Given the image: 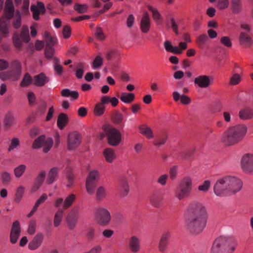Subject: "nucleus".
<instances>
[{"instance_id":"1","label":"nucleus","mask_w":253,"mask_h":253,"mask_svg":"<svg viewBox=\"0 0 253 253\" xmlns=\"http://www.w3.org/2000/svg\"><path fill=\"white\" fill-rule=\"evenodd\" d=\"M208 214L205 207L199 202L189 205L185 213L187 230L192 234L198 235L205 228Z\"/></svg>"},{"instance_id":"2","label":"nucleus","mask_w":253,"mask_h":253,"mask_svg":"<svg viewBox=\"0 0 253 253\" xmlns=\"http://www.w3.org/2000/svg\"><path fill=\"white\" fill-rule=\"evenodd\" d=\"M242 187L243 182L239 178L226 175L217 180L213 186V192L219 197L230 196L240 191Z\"/></svg>"},{"instance_id":"3","label":"nucleus","mask_w":253,"mask_h":253,"mask_svg":"<svg viewBox=\"0 0 253 253\" xmlns=\"http://www.w3.org/2000/svg\"><path fill=\"white\" fill-rule=\"evenodd\" d=\"M238 245L235 237L222 235L216 238L211 248V253H233Z\"/></svg>"},{"instance_id":"4","label":"nucleus","mask_w":253,"mask_h":253,"mask_svg":"<svg viewBox=\"0 0 253 253\" xmlns=\"http://www.w3.org/2000/svg\"><path fill=\"white\" fill-rule=\"evenodd\" d=\"M247 131V127L243 124L231 127L225 132L223 141L226 145H234L243 139Z\"/></svg>"},{"instance_id":"5","label":"nucleus","mask_w":253,"mask_h":253,"mask_svg":"<svg viewBox=\"0 0 253 253\" xmlns=\"http://www.w3.org/2000/svg\"><path fill=\"white\" fill-rule=\"evenodd\" d=\"M14 12V8L12 0H6L4 9L5 16L0 19V42L2 39L9 32V20Z\"/></svg>"},{"instance_id":"6","label":"nucleus","mask_w":253,"mask_h":253,"mask_svg":"<svg viewBox=\"0 0 253 253\" xmlns=\"http://www.w3.org/2000/svg\"><path fill=\"white\" fill-rule=\"evenodd\" d=\"M192 189V179L189 176H185L179 182L175 190L174 196L179 200H182L190 195Z\"/></svg>"},{"instance_id":"7","label":"nucleus","mask_w":253,"mask_h":253,"mask_svg":"<svg viewBox=\"0 0 253 253\" xmlns=\"http://www.w3.org/2000/svg\"><path fill=\"white\" fill-rule=\"evenodd\" d=\"M30 40L28 27L23 26L20 33L15 32L12 37V42L14 47L20 51L23 46V42L28 43Z\"/></svg>"},{"instance_id":"8","label":"nucleus","mask_w":253,"mask_h":253,"mask_svg":"<svg viewBox=\"0 0 253 253\" xmlns=\"http://www.w3.org/2000/svg\"><path fill=\"white\" fill-rule=\"evenodd\" d=\"M104 130L107 135L108 143L113 146L119 145L122 139L120 132L110 126H105Z\"/></svg>"},{"instance_id":"9","label":"nucleus","mask_w":253,"mask_h":253,"mask_svg":"<svg viewBox=\"0 0 253 253\" xmlns=\"http://www.w3.org/2000/svg\"><path fill=\"white\" fill-rule=\"evenodd\" d=\"M100 174L98 170H91L86 178L85 182L86 190L88 194H92L96 186V181L99 178Z\"/></svg>"},{"instance_id":"10","label":"nucleus","mask_w":253,"mask_h":253,"mask_svg":"<svg viewBox=\"0 0 253 253\" xmlns=\"http://www.w3.org/2000/svg\"><path fill=\"white\" fill-rule=\"evenodd\" d=\"M95 214L99 225L104 226L110 223L111 216L109 211L106 208L103 207L96 208Z\"/></svg>"},{"instance_id":"11","label":"nucleus","mask_w":253,"mask_h":253,"mask_svg":"<svg viewBox=\"0 0 253 253\" xmlns=\"http://www.w3.org/2000/svg\"><path fill=\"white\" fill-rule=\"evenodd\" d=\"M44 39L46 43L44 49L45 57L46 59H51L53 57L54 53L53 46L56 43V39L47 32L44 33Z\"/></svg>"},{"instance_id":"12","label":"nucleus","mask_w":253,"mask_h":253,"mask_svg":"<svg viewBox=\"0 0 253 253\" xmlns=\"http://www.w3.org/2000/svg\"><path fill=\"white\" fill-rule=\"evenodd\" d=\"M52 145L53 140L52 138L45 139V136L42 135L35 140L32 144V147L33 149H38L42 146L43 152L47 153L50 150Z\"/></svg>"},{"instance_id":"13","label":"nucleus","mask_w":253,"mask_h":253,"mask_svg":"<svg viewBox=\"0 0 253 253\" xmlns=\"http://www.w3.org/2000/svg\"><path fill=\"white\" fill-rule=\"evenodd\" d=\"M241 168L243 170L249 174H253V154L246 153L241 159Z\"/></svg>"},{"instance_id":"14","label":"nucleus","mask_w":253,"mask_h":253,"mask_svg":"<svg viewBox=\"0 0 253 253\" xmlns=\"http://www.w3.org/2000/svg\"><path fill=\"white\" fill-rule=\"evenodd\" d=\"M194 84L201 88H207L213 83V79L212 77L207 75H200L194 81Z\"/></svg>"},{"instance_id":"15","label":"nucleus","mask_w":253,"mask_h":253,"mask_svg":"<svg viewBox=\"0 0 253 253\" xmlns=\"http://www.w3.org/2000/svg\"><path fill=\"white\" fill-rule=\"evenodd\" d=\"M75 199L76 195L73 194H70L64 200L63 198H58L55 202V206L58 208L62 206L64 209H67L72 205Z\"/></svg>"},{"instance_id":"16","label":"nucleus","mask_w":253,"mask_h":253,"mask_svg":"<svg viewBox=\"0 0 253 253\" xmlns=\"http://www.w3.org/2000/svg\"><path fill=\"white\" fill-rule=\"evenodd\" d=\"M79 212L77 209H72L68 213L66 221L70 229H73L76 226L79 219Z\"/></svg>"},{"instance_id":"17","label":"nucleus","mask_w":253,"mask_h":253,"mask_svg":"<svg viewBox=\"0 0 253 253\" xmlns=\"http://www.w3.org/2000/svg\"><path fill=\"white\" fill-rule=\"evenodd\" d=\"M81 143V136L77 132L70 133L68 138V148L71 150L75 149Z\"/></svg>"},{"instance_id":"18","label":"nucleus","mask_w":253,"mask_h":253,"mask_svg":"<svg viewBox=\"0 0 253 253\" xmlns=\"http://www.w3.org/2000/svg\"><path fill=\"white\" fill-rule=\"evenodd\" d=\"M21 229L20 223L15 221L13 223L10 234V241L12 244H15L20 234Z\"/></svg>"},{"instance_id":"19","label":"nucleus","mask_w":253,"mask_h":253,"mask_svg":"<svg viewBox=\"0 0 253 253\" xmlns=\"http://www.w3.org/2000/svg\"><path fill=\"white\" fill-rule=\"evenodd\" d=\"M171 236L169 231H166L163 233L160 239L158 249L161 253H165L169 244V240Z\"/></svg>"},{"instance_id":"20","label":"nucleus","mask_w":253,"mask_h":253,"mask_svg":"<svg viewBox=\"0 0 253 253\" xmlns=\"http://www.w3.org/2000/svg\"><path fill=\"white\" fill-rule=\"evenodd\" d=\"M128 245L129 250L132 253H137L140 250V241L136 236H132L129 238Z\"/></svg>"},{"instance_id":"21","label":"nucleus","mask_w":253,"mask_h":253,"mask_svg":"<svg viewBox=\"0 0 253 253\" xmlns=\"http://www.w3.org/2000/svg\"><path fill=\"white\" fill-rule=\"evenodd\" d=\"M140 28L142 33H147L150 28V19L147 12H145L140 21Z\"/></svg>"},{"instance_id":"22","label":"nucleus","mask_w":253,"mask_h":253,"mask_svg":"<svg viewBox=\"0 0 253 253\" xmlns=\"http://www.w3.org/2000/svg\"><path fill=\"white\" fill-rule=\"evenodd\" d=\"M49 78L43 73H41L34 77V84L37 86H43L49 82Z\"/></svg>"},{"instance_id":"23","label":"nucleus","mask_w":253,"mask_h":253,"mask_svg":"<svg viewBox=\"0 0 253 253\" xmlns=\"http://www.w3.org/2000/svg\"><path fill=\"white\" fill-rule=\"evenodd\" d=\"M239 42L240 44L245 47H249L253 43V40L250 34L242 31L239 36Z\"/></svg>"},{"instance_id":"24","label":"nucleus","mask_w":253,"mask_h":253,"mask_svg":"<svg viewBox=\"0 0 253 253\" xmlns=\"http://www.w3.org/2000/svg\"><path fill=\"white\" fill-rule=\"evenodd\" d=\"M43 240V235L39 233L34 237L33 240L29 243L28 247L31 250H35L39 248L42 244Z\"/></svg>"},{"instance_id":"25","label":"nucleus","mask_w":253,"mask_h":253,"mask_svg":"<svg viewBox=\"0 0 253 253\" xmlns=\"http://www.w3.org/2000/svg\"><path fill=\"white\" fill-rule=\"evenodd\" d=\"M118 187L122 196H126L129 191V186L127 180L125 177H123L119 180Z\"/></svg>"},{"instance_id":"26","label":"nucleus","mask_w":253,"mask_h":253,"mask_svg":"<svg viewBox=\"0 0 253 253\" xmlns=\"http://www.w3.org/2000/svg\"><path fill=\"white\" fill-rule=\"evenodd\" d=\"M163 199V195L159 192L153 193L150 198V202L152 206L155 208L160 207Z\"/></svg>"},{"instance_id":"27","label":"nucleus","mask_w":253,"mask_h":253,"mask_svg":"<svg viewBox=\"0 0 253 253\" xmlns=\"http://www.w3.org/2000/svg\"><path fill=\"white\" fill-rule=\"evenodd\" d=\"M242 0H231L230 9L234 14H239L243 10Z\"/></svg>"},{"instance_id":"28","label":"nucleus","mask_w":253,"mask_h":253,"mask_svg":"<svg viewBox=\"0 0 253 253\" xmlns=\"http://www.w3.org/2000/svg\"><path fill=\"white\" fill-rule=\"evenodd\" d=\"M10 67L11 68V74L18 78L21 73L22 67L21 62L17 60H13L10 63Z\"/></svg>"},{"instance_id":"29","label":"nucleus","mask_w":253,"mask_h":253,"mask_svg":"<svg viewBox=\"0 0 253 253\" xmlns=\"http://www.w3.org/2000/svg\"><path fill=\"white\" fill-rule=\"evenodd\" d=\"M59 171V169L58 167H53L49 170L46 181L47 184L50 185L55 181Z\"/></svg>"},{"instance_id":"30","label":"nucleus","mask_w":253,"mask_h":253,"mask_svg":"<svg viewBox=\"0 0 253 253\" xmlns=\"http://www.w3.org/2000/svg\"><path fill=\"white\" fill-rule=\"evenodd\" d=\"M239 116L242 120H250L253 117V110L250 108L242 109L239 113Z\"/></svg>"},{"instance_id":"31","label":"nucleus","mask_w":253,"mask_h":253,"mask_svg":"<svg viewBox=\"0 0 253 253\" xmlns=\"http://www.w3.org/2000/svg\"><path fill=\"white\" fill-rule=\"evenodd\" d=\"M173 100L177 102L180 99L181 102L184 105L189 104L191 102V99L185 95L180 94L177 91H174L172 93Z\"/></svg>"},{"instance_id":"32","label":"nucleus","mask_w":253,"mask_h":253,"mask_svg":"<svg viewBox=\"0 0 253 253\" xmlns=\"http://www.w3.org/2000/svg\"><path fill=\"white\" fill-rule=\"evenodd\" d=\"M103 154L105 160L108 163H112L116 158V154L114 151L110 148L105 149Z\"/></svg>"},{"instance_id":"33","label":"nucleus","mask_w":253,"mask_h":253,"mask_svg":"<svg viewBox=\"0 0 253 253\" xmlns=\"http://www.w3.org/2000/svg\"><path fill=\"white\" fill-rule=\"evenodd\" d=\"M68 117L65 113H60L57 118V124L60 129H63L68 123Z\"/></svg>"},{"instance_id":"34","label":"nucleus","mask_w":253,"mask_h":253,"mask_svg":"<svg viewBox=\"0 0 253 253\" xmlns=\"http://www.w3.org/2000/svg\"><path fill=\"white\" fill-rule=\"evenodd\" d=\"M27 167L24 164H21L16 167L13 169L15 177L16 178H20L25 173Z\"/></svg>"},{"instance_id":"35","label":"nucleus","mask_w":253,"mask_h":253,"mask_svg":"<svg viewBox=\"0 0 253 253\" xmlns=\"http://www.w3.org/2000/svg\"><path fill=\"white\" fill-rule=\"evenodd\" d=\"M149 10L152 13V17L157 24H161L162 16L157 9L151 6H148Z\"/></svg>"},{"instance_id":"36","label":"nucleus","mask_w":253,"mask_h":253,"mask_svg":"<svg viewBox=\"0 0 253 253\" xmlns=\"http://www.w3.org/2000/svg\"><path fill=\"white\" fill-rule=\"evenodd\" d=\"M14 122V117L13 114L9 112H8L4 118V127L6 128H9L10 126H11Z\"/></svg>"},{"instance_id":"37","label":"nucleus","mask_w":253,"mask_h":253,"mask_svg":"<svg viewBox=\"0 0 253 253\" xmlns=\"http://www.w3.org/2000/svg\"><path fill=\"white\" fill-rule=\"evenodd\" d=\"M63 213V210L60 208L59 209L58 211L56 212L54 217L53 221L54 227H57L60 225L62 220Z\"/></svg>"},{"instance_id":"38","label":"nucleus","mask_w":253,"mask_h":253,"mask_svg":"<svg viewBox=\"0 0 253 253\" xmlns=\"http://www.w3.org/2000/svg\"><path fill=\"white\" fill-rule=\"evenodd\" d=\"M134 94L132 93L123 92L121 94L120 99L125 103H130L134 100Z\"/></svg>"},{"instance_id":"39","label":"nucleus","mask_w":253,"mask_h":253,"mask_svg":"<svg viewBox=\"0 0 253 253\" xmlns=\"http://www.w3.org/2000/svg\"><path fill=\"white\" fill-rule=\"evenodd\" d=\"M107 195V191L106 188L103 186H99L96 190V198L98 201H101Z\"/></svg>"},{"instance_id":"40","label":"nucleus","mask_w":253,"mask_h":253,"mask_svg":"<svg viewBox=\"0 0 253 253\" xmlns=\"http://www.w3.org/2000/svg\"><path fill=\"white\" fill-rule=\"evenodd\" d=\"M140 133L146 136L148 139L153 137V133L150 127L147 126H141L139 127Z\"/></svg>"},{"instance_id":"41","label":"nucleus","mask_w":253,"mask_h":253,"mask_svg":"<svg viewBox=\"0 0 253 253\" xmlns=\"http://www.w3.org/2000/svg\"><path fill=\"white\" fill-rule=\"evenodd\" d=\"M13 20L12 25L14 28L18 29L21 26V17L19 11L16 12L15 14L13 15Z\"/></svg>"},{"instance_id":"42","label":"nucleus","mask_w":253,"mask_h":253,"mask_svg":"<svg viewBox=\"0 0 253 253\" xmlns=\"http://www.w3.org/2000/svg\"><path fill=\"white\" fill-rule=\"evenodd\" d=\"M167 138V134L166 133L163 134L156 138L154 141L153 144L155 146L159 147L166 143Z\"/></svg>"},{"instance_id":"43","label":"nucleus","mask_w":253,"mask_h":253,"mask_svg":"<svg viewBox=\"0 0 253 253\" xmlns=\"http://www.w3.org/2000/svg\"><path fill=\"white\" fill-rule=\"evenodd\" d=\"M211 2H217V6L220 9H224L229 5V0H209Z\"/></svg>"},{"instance_id":"44","label":"nucleus","mask_w":253,"mask_h":253,"mask_svg":"<svg viewBox=\"0 0 253 253\" xmlns=\"http://www.w3.org/2000/svg\"><path fill=\"white\" fill-rule=\"evenodd\" d=\"M105 106L104 105H102L99 103L96 104L94 109V114L95 116H100L103 115L105 110Z\"/></svg>"},{"instance_id":"45","label":"nucleus","mask_w":253,"mask_h":253,"mask_svg":"<svg viewBox=\"0 0 253 253\" xmlns=\"http://www.w3.org/2000/svg\"><path fill=\"white\" fill-rule=\"evenodd\" d=\"M33 79L31 76L28 74L26 73L23 79H22L20 85L21 86L26 87L29 85L32 82Z\"/></svg>"},{"instance_id":"46","label":"nucleus","mask_w":253,"mask_h":253,"mask_svg":"<svg viewBox=\"0 0 253 253\" xmlns=\"http://www.w3.org/2000/svg\"><path fill=\"white\" fill-rule=\"evenodd\" d=\"M20 145V141L17 138H13L11 140L10 144L7 148L8 152H11Z\"/></svg>"},{"instance_id":"47","label":"nucleus","mask_w":253,"mask_h":253,"mask_svg":"<svg viewBox=\"0 0 253 253\" xmlns=\"http://www.w3.org/2000/svg\"><path fill=\"white\" fill-rule=\"evenodd\" d=\"M24 192V188L23 186H19L16 190L15 197V201L17 203H19L23 196Z\"/></svg>"},{"instance_id":"48","label":"nucleus","mask_w":253,"mask_h":253,"mask_svg":"<svg viewBox=\"0 0 253 253\" xmlns=\"http://www.w3.org/2000/svg\"><path fill=\"white\" fill-rule=\"evenodd\" d=\"M211 186V182L209 180H205L203 183L198 186V190L204 193L208 191Z\"/></svg>"},{"instance_id":"49","label":"nucleus","mask_w":253,"mask_h":253,"mask_svg":"<svg viewBox=\"0 0 253 253\" xmlns=\"http://www.w3.org/2000/svg\"><path fill=\"white\" fill-rule=\"evenodd\" d=\"M242 79L240 75L238 74H234L231 78L230 84L232 85L238 84L241 81Z\"/></svg>"},{"instance_id":"50","label":"nucleus","mask_w":253,"mask_h":253,"mask_svg":"<svg viewBox=\"0 0 253 253\" xmlns=\"http://www.w3.org/2000/svg\"><path fill=\"white\" fill-rule=\"evenodd\" d=\"M88 6L86 4H81L77 3L74 6V9L80 13H84L86 12Z\"/></svg>"},{"instance_id":"51","label":"nucleus","mask_w":253,"mask_h":253,"mask_svg":"<svg viewBox=\"0 0 253 253\" xmlns=\"http://www.w3.org/2000/svg\"><path fill=\"white\" fill-rule=\"evenodd\" d=\"M103 64V59L99 56H97L92 62V67L94 69L100 68Z\"/></svg>"},{"instance_id":"52","label":"nucleus","mask_w":253,"mask_h":253,"mask_svg":"<svg viewBox=\"0 0 253 253\" xmlns=\"http://www.w3.org/2000/svg\"><path fill=\"white\" fill-rule=\"evenodd\" d=\"M31 10L33 13V18L35 20H38L40 19V14L41 13L40 9H38L37 6L32 5L31 7Z\"/></svg>"},{"instance_id":"53","label":"nucleus","mask_w":253,"mask_h":253,"mask_svg":"<svg viewBox=\"0 0 253 253\" xmlns=\"http://www.w3.org/2000/svg\"><path fill=\"white\" fill-rule=\"evenodd\" d=\"M1 178L3 183H8L11 180V174L7 171H3L1 173Z\"/></svg>"},{"instance_id":"54","label":"nucleus","mask_w":253,"mask_h":253,"mask_svg":"<svg viewBox=\"0 0 253 253\" xmlns=\"http://www.w3.org/2000/svg\"><path fill=\"white\" fill-rule=\"evenodd\" d=\"M209 38L206 34L201 35L198 37L197 42L200 46L203 45L208 41Z\"/></svg>"},{"instance_id":"55","label":"nucleus","mask_w":253,"mask_h":253,"mask_svg":"<svg viewBox=\"0 0 253 253\" xmlns=\"http://www.w3.org/2000/svg\"><path fill=\"white\" fill-rule=\"evenodd\" d=\"M168 177L169 175L168 174H162L158 177L157 182L158 184H160L161 185L165 186L167 183Z\"/></svg>"},{"instance_id":"56","label":"nucleus","mask_w":253,"mask_h":253,"mask_svg":"<svg viewBox=\"0 0 253 253\" xmlns=\"http://www.w3.org/2000/svg\"><path fill=\"white\" fill-rule=\"evenodd\" d=\"M36 221L35 220H31L30 221L28 232L29 234L33 235L36 231Z\"/></svg>"},{"instance_id":"57","label":"nucleus","mask_w":253,"mask_h":253,"mask_svg":"<svg viewBox=\"0 0 253 253\" xmlns=\"http://www.w3.org/2000/svg\"><path fill=\"white\" fill-rule=\"evenodd\" d=\"M220 42L221 43V44H222L223 45L227 47H230L232 45V42L230 38L227 36H224L221 37L220 39Z\"/></svg>"},{"instance_id":"58","label":"nucleus","mask_w":253,"mask_h":253,"mask_svg":"<svg viewBox=\"0 0 253 253\" xmlns=\"http://www.w3.org/2000/svg\"><path fill=\"white\" fill-rule=\"evenodd\" d=\"M112 120L115 123L120 124L122 121L123 115L117 112L112 116Z\"/></svg>"},{"instance_id":"59","label":"nucleus","mask_w":253,"mask_h":253,"mask_svg":"<svg viewBox=\"0 0 253 253\" xmlns=\"http://www.w3.org/2000/svg\"><path fill=\"white\" fill-rule=\"evenodd\" d=\"M95 35L97 39L102 40L105 38V36L102 29L100 27H97L96 29Z\"/></svg>"},{"instance_id":"60","label":"nucleus","mask_w":253,"mask_h":253,"mask_svg":"<svg viewBox=\"0 0 253 253\" xmlns=\"http://www.w3.org/2000/svg\"><path fill=\"white\" fill-rule=\"evenodd\" d=\"M78 67H80V68L76 71V76L77 78L81 79L84 74V65L82 63H80L78 65Z\"/></svg>"},{"instance_id":"61","label":"nucleus","mask_w":253,"mask_h":253,"mask_svg":"<svg viewBox=\"0 0 253 253\" xmlns=\"http://www.w3.org/2000/svg\"><path fill=\"white\" fill-rule=\"evenodd\" d=\"M177 173V169L175 166H173L170 169L169 176L171 180H174L176 176Z\"/></svg>"},{"instance_id":"62","label":"nucleus","mask_w":253,"mask_h":253,"mask_svg":"<svg viewBox=\"0 0 253 253\" xmlns=\"http://www.w3.org/2000/svg\"><path fill=\"white\" fill-rule=\"evenodd\" d=\"M95 229L92 227L89 228L87 230L86 237L89 240H92L94 237Z\"/></svg>"},{"instance_id":"63","label":"nucleus","mask_w":253,"mask_h":253,"mask_svg":"<svg viewBox=\"0 0 253 253\" xmlns=\"http://www.w3.org/2000/svg\"><path fill=\"white\" fill-rule=\"evenodd\" d=\"M71 28L68 25H66L64 27L63 29V35L65 38H69L71 35Z\"/></svg>"},{"instance_id":"64","label":"nucleus","mask_w":253,"mask_h":253,"mask_svg":"<svg viewBox=\"0 0 253 253\" xmlns=\"http://www.w3.org/2000/svg\"><path fill=\"white\" fill-rule=\"evenodd\" d=\"M102 247L100 245H96L93 246L87 253H101Z\"/></svg>"}]
</instances>
